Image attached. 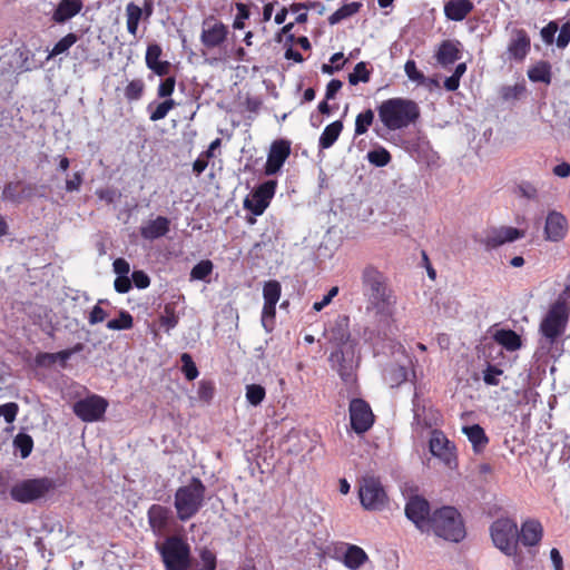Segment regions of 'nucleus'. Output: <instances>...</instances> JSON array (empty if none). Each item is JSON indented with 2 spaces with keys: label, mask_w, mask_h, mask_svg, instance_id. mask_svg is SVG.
Listing matches in <instances>:
<instances>
[{
  "label": "nucleus",
  "mask_w": 570,
  "mask_h": 570,
  "mask_svg": "<svg viewBox=\"0 0 570 570\" xmlns=\"http://www.w3.org/2000/svg\"><path fill=\"white\" fill-rule=\"evenodd\" d=\"M228 36V27L214 16L205 18L202 22L200 42L206 50L220 48Z\"/></svg>",
  "instance_id": "obj_9"
},
{
  "label": "nucleus",
  "mask_w": 570,
  "mask_h": 570,
  "mask_svg": "<svg viewBox=\"0 0 570 570\" xmlns=\"http://www.w3.org/2000/svg\"><path fill=\"white\" fill-rule=\"evenodd\" d=\"M169 229V220L165 217H157L156 219L147 222L141 227V235L147 239H155L164 236Z\"/></svg>",
  "instance_id": "obj_27"
},
{
  "label": "nucleus",
  "mask_w": 570,
  "mask_h": 570,
  "mask_svg": "<svg viewBox=\"0 0 570 570\" xmlns=\"http://www.w3.org/2000/svg\"><path fill=\"white\" fill-rule=\"evenodd\" d=\"M77 40L78 38L75 33H68L53 46L48 59L67 52L77 42Z\"/></svg>",
  "instance_id": "obj_38"
},
{
  "label": "nucleus",
  "mask_w": 570,
  "mask_h": 570,
  "mask_svg": "<svg viewBox=\"0 0 570 570\" xmlns=\"http://www.w3.org/2000/svg\"><path fill=\"white\" fill-rule=\"evenodd\" d=\"M306 9H307V7L305 4H302V3H294V4L291 6L289 10L293 13H296L295 21L297 23H303V22L306 21V19H307Z\"/></svg>",
  "instance_id": "obj_59"
},
{
  "label": "nucleus",
  "mask_w": 570,
  "mask_h": 570,
  "mask_svg": "<svg viewBox=\"0 0 570 570\" xmlns=\"http://www.w3.org/2000/svg\"><path fill=\"white\" fill-rule=\"evenodd\" d=\"M370 80V71L366 68L365 62H358L355 67L353 72L348 76V81L351 85H356L360 81L367 82Z\"/></svg>",
  "instance_id": "obj_43"
},
{
  "label": "nucleus",
  "mask_w": 570,
  "mask_h": 570,
  "mask_svg": "<svg viewBox=\"0 0 570 570\" xmlns=\"http://www.w3.org/2000/svg\"><path fill=\"white\" fill-rule=\"evenodd\" d=\"M358 495L363 508L366 510H381L387 499L381 482L373 476L362 479Z\"/></svg>",
  "instance_id": "obj_10"
},
{
  "label": "nucleus",
  "mask_w": 570,
  "mask_h": 570,
  "mask_svg": "<svg viewBox=\"0 0 570 570\" xmlns=\"http://www.w3.org/2000/svg\"><path fill=\"white\" fill-rule=\"evenodd\" d=\"M462 432L468 436L475 451L481 450L488 443L483 429L478 424L463 426Z\"/></svg>",
  "instance_id": "obj_30"
},
{
  "label": "nucleus",
  "mask_w": 570,
  "mask_h": 570,
  "mask_svg": "<svg viewBox=\"0 0 570 570\" xmlns=\"http://www.w3.org/2000/svg\"><path fill=\"white\" fill-rule=\"evenodd\" d=\"M205 485L198 479H193L188 484L177 489L175 493V509L181 521L193 518L203 507Z\"/></svg>",
  "instance_id": "obj_6"
},
{
  "label": "nucleus",
  "mask_w": 570,
  "mask_h": 570,
  "mask_svg": "<svg viewBox=\"0 0 570 570\" xmlns=\"http://www.w3.org/2000/svg\"><path fill=\"white\" fill-rule=\"evenodd\" d=\"M461 49L458 40H445L439 46L435 58L442 66L451 65L461 58Z\"/></svg>",
  "instance_id": "obj_23"
},
{
  "label": "nucleus",
  "mask_w": 570,
  "mask_h": 570,
  "mask_svg": "<svg viewBox=\"0 0 570 570\" xmlns=\"http://www.w3.org/2000/svg\"><path fill=\"white\" fill-rule=\"evenodd\" d=\"M342 86H343V83L341 80H337V79L331 80L326 87V99H328V100L333 99L335 97V95L340 91Z\"/></svg>",
  "instance_id": "obj_64"
},
{
  "label": "nucleus",
  "mask_w": 570,
  "mask_h": 570,
  "mask_svg": "<svg viewBox=\"0 0 570 570\" xmlns=\"http://www.w3.org/2000/svg\"><path fill=\"white\" fill-rule=\"evenodd\" d=\"M276 314V304L264 303L262 311V325L266 332H271L274 326Z\"/></svg>",
  "instance_id": "obj_44"
},
{
  "label": "nucleus",
  "mask_w": 570,
  "mask_h": 570,
  "mask_svg": "<svg viewBox=\"0 0 570 570\" xmlns=\"http://www.w3.org/2000/svg\"><path fill=\"white\" fill-rule=\"evenodd\" d=\"M404 71L410 80L415 81L417 83H422L424 81V75L417 70L414 60H407L405 62Z\"/></svg>",
  "instance_id": "obj_48"
},
{
  "label": "nucleus",
  "mask_w": 570,
  "mask_h": 570,
  "mask_svg": "<svg viewBox=\"0 0 570 570\" xmlns=\"http://www.w3.org/2000/svg\"><path fill=\"white\" fill-rule=\"evenodd\" d=\"M473 9V4L469 0H452L444 6V13L450 20L461 21Z\"/></svg>",
  "instance_id": "obj_26"
},
{
  "label": "nucleus",
  "mask_w": 570,
  "mask_h": 570,
  "mask_svg": "<svg viewBox=\"0 0 570 570\" xmlns=\"http://www.w3.org/2000/svg\"><path fill=\"white\" fill-rule=\"evenodd\" d=\"M214 265L205 259L196 264L190 272V281H205L213 272Z\"/></svg>",
  "instance_id": "obj_39"
},
{
  "label": "nucleus",
  "mask_w": 570,
  "mask_h": 570,
  "mask_svg": "<svg viewBox=\"0 0 570 570\" xmlns=\"http://www.w3.org/2000/svg\"><path fill=\"white\" fill-rule=\"evenodd\" d=\"M570 42V21H567L562 24L560 28L558 38H557V46L559 48H566Z\"/></svg>",
  "instance_id": "obj_54"
},
{
  "label": "nucleus",
  "mask_w": 570,
  "mask_h": 570,
  "mask_svg": "<svg viewBox=\"0 0 570 570\" xmlns=\"http://www.w3.org/2000/svg\"><path fill=\"white\" fill-rule=\"evenodd\" d=\"M134 284L138 288H146L149 286V277L148 275L142 271H135L131 275Z\"/></svg>",
  "instance_id": "obj_57"
},
{
  "label": "nucleus",
  "mask_w": 570,
  "mask_h": 570,
  "mask_svg": "<svg viewBox=\"0 0 570 570\" xmlns=\"http://www.w3.org/2000/svg\"><path fill=\"white\" fill-rule=\"evenodd\" d=\"M202 564L205 570H215L216 569V558L214 553L209 550H203L200 552Z\"/></svg>",
  "instance_id": "obj_56"
},
{
  "label": "nucleus",
  "mask_w": 570,
  "mask_h": 570,
  "mask_svg": "<svg viewBox=\"0 0 570 570\" xmlns=\"http://www.w3.org/2000/svg\"><path fill=\"white\" fill-rule=\"evenodd\" d=\"M494 340L509 351H515L521 346L520 336L511 330L497 331Z\"/></svg>",
  "instance_id": "obj_31"
},
{
  "label": "nucleus",
  "mask_w": 570,
  "mask_h": 570,
  "mask_svg": "<svg viewBox=\"0 0 570 570\" xmlns=\"http://www.w3.org/2000/svg\"><path fill=\"white\" fill-rule=\"evenodd\" d=\"M350 420L352 429L356 433H363L372 426L374 415L365 401L353 399L350 403Z\"/></svg>",
  "instance_id": "obj_17"
},
{
  "label": "nucleus",
  "mask_w": 570,
  "mask_h": 570,
  "mask_svg": "<svg viewBox=\"0 0 570 570\" xmlns=\"http://www.w3.org/2000/svg\"><path fill=\"white\" fill-rule=\"evenodd\" d=\"M530 49V39L523 30H515L509 43V55L517 59L522 60L525 58Z\"/></svg>",
  "instance_id": "obj_25"
},
{
  "label": "nucleus",
  "mask_w": 570,
  "mask_h": 570,
  "mask_svg": "<svg viewBox=\"0 0 570 570\" xmlns=\"http://www.w3.org/2000/svg\"><path fill=\"white\" fill-rule=\"evenodd\" d=\"M405 514L420 531L430 532V505L424 498L411 497L405 504Z\"/></svg>",
  "instance_id": "obj_14"
},
{
  "label": "nucleus",
  "mask_w": 570,
  "mask_h": 570,
  "mask_svg": "<svg viewBox=\"0 0 570 570\" xmlns=\"http://www.w3.org/2000/svg\"><path fill=\"white\" fill-rule=\"evenodd\" d=\"M82 7L81 0H60L52 13V20L57 23H65L76 17Z\"/></svg>",
  "instance_id": "obj_21"
},
{
  "label": "nucleus",
  "mask_w": 570,
  "mask_h": 570,
  "mask_svg": "<svg viewBox=\"0 0 570 570\" xmlns=\"http://www.w3.org/2000/svg\"><path fill=\"white\" fill-rule=\"evenodd\" d=\"M82 184V176L80 173H75L70 179L66 181L67 191H76L80 188Z\"/></svg>",
  "instance_id": "obj_62"
},
{
  "label": "nucleus",
  "mask_w": 570,
  "mask_h": 570,
  "mask_svg": "<svg viewBox=\"0 0 570 570\" xmlns=\"http://www.w3.org/2000/svg\"><path fill=\"white\" fill-rule=\"evenodd\" d=\"M368 322L377 334H386L394 323L396 298L385 283L383 274L373 266L362 272Z\"/></svg>",
  "instance_id": "obj_1"
},
{
  "label": "nucleus",
  "mask_w": 570,
  "mask_h": 570,
  "mask_svg": "<svg viewBox=\"0 0 570 570\" xmlns=\"http://www.w3.org/2000/svg\"><path fill=\"white\" fill-rule=\"evenodd\" d=\"M160 552L167 570H186L190 566L189 546L180 538H168Z\"/></svg>",
  "instance_id": "obj_8"
},
{
  "label": "nucleus",
  "mask_w": 570,
  "mask_h": 570,
  "mask_svg": "<svg viewBox=\"0 0 570 570\" xmlns=\"http://www.w3.org/2000/svg\"><path fill=\"white\" fill-rule=\"evenodd\" d=\"M245 391L246 400L253 406L259 405L266 395L265 387L259 384H248L246 385Z\"/></svg>",
  "instance_id": "obj_36"
},
{
  "label": "nucleus",
  "mask_w": 570,
  "mask_h": 570,
  "mask_svg": "<svg viewBox=\"0 0 570 570\" xmlns=\"http://www.w3.org/2000/svg\"><path fill=\"white\" fill-rule=\"evenodd\" d=\"M559 30V27L557 24V22L554 21H551L549 22L542 30H541V37H542V40L548 43V45H551L554 40V36L557 33V31Z\"/></svg>",
  "instance_id": "obj_53"
},
{
  "label": "nucleus",
  "mask_w": 570,
  "mask_h": 570,
  "mask_svg": "<svg viewBox=\"0 0 570 570\" xmlns=\"http://www.w3.org/2000/svg\"><path fill=\"white\" fill-rule=\"evenodd\" d=\"M543 535L542 524L534 519L524 521L519 530V538L523 546L533 547L539 544Z\"/></svg>",
  "instance_id": "obj_20"
},
{
  "label": "nucleus",
  "mask_w": 570,
  "mask_h": 570,
  "mask_svg": "<svg viewBox=\"0 0 570 570\" xmlns=\"http://www.w3.org/2000/svg\"><path fill=\"white\" fill-rule=\"evenodd\" d=\"M569 232L568 218L556 209L549 210L544 218L543 237L547 242H562Z\"/></svg>",
  "instance_id": "obj_15"
},
{
  "label": "nucleus",
  "mask_w": 570,
  "mask_h": 570,
  "mask_svg": "<svg viewBox=\"0 0 570 570\" xmlns=\"http://www.w3.org/2000/svg\"><path fill=\"white\" fill-rule=\"evenodd\" d=\"M281 284L277 281H268L263 287L264 303L277 304L281 297Z\"/></svg>",
  "instance_id": "obj_37"
},
{
  "label": "nucleus",
  "mask_w": 570,
  "mask_h": 570,
  "mask_svg": "<svg viewBox=\"0 0 570 570\" xmlns=\"http://www.w3.org/2000/svg\"><path fill=\"white\" fill-rule=\"evenodd\" d=\"M50 488L47 479L23 480L11 488L10 495L18 502L28 503L43 497Z\"/></svg>",
  "instance_id": "obj_11"
},
{
  "label": "nucleus",
  "mask_w": 570,
  "mask_h": 570,
  "mask_svg": "<svg viewBox=\"0 0 570 570\" xmlns=\"http://www.w3.org/2000/svg\"><path fill=\"white\" fill-rule=\"evenodd\" d=\"M367 160L372 165L383 167L391 161V155L385 148L379 147L367 153Z\"/></svg>",
  "instance_id": "obj_40"
},
{
  "label": "nucleus",
  "mask_w": 570,
  "mask_h": 570,
  "mask_svg": "<svg viewBox=\"0 0 570 570\" xmlns=\"http://www.w3.org/2000/svg\"><path fill=\"white\" fill-rule=\"evenodd\" d=\"M160 56H161V48L158 45H156V43L149 45L148 48H147V51H146V65H147V67L151 68L157 62L161 61L160 60Z\"/></svg>",
  "instance_id": "obj_49"
},
{
  "label": "nucleus",
  "mask_w": 570,
  "mask_h": 570,
  "mask_svg": "<svg viewBox=\"0 0 570 570\" xmlns=\"http://www.w3.org/2000/svg\"><path fill=\"white\" fill-rule=\"evenodd\" d=\"M126 16H127V30L130 35L136 36L138 30V24L142 16V10L137 4L130 2L126 7Z\"/></svg>",
  "instance_id": "obj_33"
},
{
  "label": "nucleus",
  "mask_w": 570,
  "mask_h": 570,
  "mask_svg": "<svg viewBox=\"0 0 570 570\" xmlns=\"http://www.w3.org/2000/svg\"><path fill=\"white\" fill-rule=\"evenodd\" d=\"M430 532L451 542H459L465 537L463 520L452 507H443L433 512L430 521Z\"/></svg>",
  "instance_id": "obj_5"
},
{
  "label": "nucleus",
  "mask_w": 570,
  "mask_h": 570,
  "mask_svg": "<svg viewBox=\"0 0 570 570\" xmlns=\"http://www.w3.org/2000/svg\"><path fill=\"white\" fill-rule=\"evenodd\" d=\"M2 199L10 202L18 200V184L9 183L6 185L2 191Z\"/></svg>",
  "instance_id": "obj_58"
},
{
  "label": "nucleus",
  "mask_w": 570,
  "mask_h": 570,
  "mask_svg": "<svg viewBox=\"0 0 570 570\" xmlns=\"http://www.w3.org/2000/svg\"><path fill=\"white\" fill-rule=\"evenodd\" d=\"M169 511L167 508L154 504L148 510L149 524L155 532H160L167 524Z\"/></svg>",
  "instance_id": "obj_28"
},
{
  "label": "nucleus",
  "mask_w": 570,
  "mask_h": 570,
  "mask_svg": "<svg viewBox=\"0 0 570 570\" xmlns=\"http://www.w3.org/2000/svg\"><path fill=\"white\" fill-rule=\"evenodd\" d=\"M570 314V294L563 293L551 305L540 322L539 331L544 340L552 344L566 330Z\"/></svg>",
  "instance_id": "obj_4"
},
{
  "label": "nucleus",
  "mask_w": 570,
  "mask_h": 570,
  "mask_svg": "<svg viewBox=\"0 0 570 570\" xmlns=\"http://www.w3.org/2000/svg\"><path fill=\"white\" fill-rule=\"evenodd\" d=\"M373 120L374 112L371 109L358 114L355 120V135L365 134L368 127L372 125Z\"/></svg>",
  "instance_id": "obj_41"
},
{
  "label": "nucleus",
  "mask_w": 570,
  "mask_h": 570,
  "mask_svg": "<svg viewBox=\"0 0 570 570\" xmlns=\"http://www.w3.org/2000/svg\"><path fill=\"white\" fill-rule=\"evenodd\" d=\"M175 89V78L169 77L160 82L157 94L160 98H168L173 95Z\"/></svg>",
  "instance_id": "obj_52"
},
{
  "label": "nucleus",
  "mask_w": 570,
  "mask_h": 570,
  "mask_svg": "<svg viewBox=\"0 0 570 570\" xmlns=\"http://www.w3.org/2000/svg\"><path fill=\"white\" fill-rule=\"evenodd\" d=\"M361 6L362 4L360 2H351V3L344 4L343 7H341L340 9H337L334 13H332L330 16V18H328L330 23L336 24L340 21H342L343 19H346L347 17L353 16L354 13H356L360 10Z\"/></svg>",
  "instance_id": "obj_35"
},
{
  "label": "nucleus",
  "mask_w": 570,
  "mask_h": 570,
  "mask_svg": "<svg viewBox=\"0 0 570 570\" xmlns=\"http://www.w3.org/2000/svg\"><path fill=\"white\" fill-rule=\"evenodd\" d=\"M132 327V316L128 312H121L119 318L110 320L107 328L112 331L129 330Z\"/></svg>",
  "instance_id": "obj_42"
},
{
  "label": "nucleus",
  "mask_w": 570,
  "mask_h": 570,
  "mask_svg": "<svg viewBox=\"0 0 570 570\" xmlns=\"http://www.w3.org/2000/svg\"><path fill=\"white\" fill-rule=\"evenodd\" d=\"M115 289L118 293H127L131 288V282L128 276H118L115 279Z\"/></svg>",
  "instance_id": "obj_61"
},
{
  "label": "nucleus",
  "mask_w": 570,
  "mask_h": 570,
  "mask_svg": "<svg viewBox=\"0 0 570 570\" xmlns=\"http://www.w3.org/2000/svg\"><path fill=\"white\" fill-rule=\"evenodd\" d=\"M368 561L367 553L358 546L346 544L342 562L350 570H358Z\"/></svg>",
  "instance_id": "obj_24"
},
{
  "label": "nucleus",
  "mask_w": 570,
  "mask_h": 570,
  "mask_svg": "<svg viewBox=\"0 0 570 570\" xmlns=\"http://www.w3.org/2000/svg\"><path fill=\"white\" fill-rule=\"evenodd\" d=\"M328 333L330 340L341 346L337 351L331 354V365L335 371H337L344 382H352L355 361L353 345H348L351 341L348 318L346 316L337 317Z\"/></svg>",
  "instance_id": "obj_2"
},
{
  "label": "nucleus",
  "mask_w": 570,
  "mask_h": 570,
  "mask_svg": "<svg viewBox=\"0 0 570 570\" xmlns=\"http://www.w3.org/2000/svg\"><path fill=\"white\" fill-rule=\"evenodd\" d=\"M112 267H114V272L118 276H127L130 271L129 263L124 258H117L114 262Z\"/></svg>",
  "instance_id": "obj_60"
},
{
  "label": "nucleus",
  "mask_w": 570,
  "mask_h": 570,
  "mask_svg": "<svg viewBox=\"0 0 570 570\" xmlns=\"http://www.w3.org/2000/svg\"><path fill=\"white\" fill-rule=\"evenodd\" d=\"M276 185L275 180H268L258 186L246 197L244 202L245 208L254 215H262L275 194Z\"/></svg>",
  "instance_id": "obj_16"
},
{
  "label": "nucleus",
  "mask_w": 570,
  "mask_h": 570,
  "mask_svg": "<svg viewBox=\"0 0 570 570\" xmlns=\"http://www.w3.org/2000/svg\"><path fill=\"white\" fill-rule=\"evenodd\" d=\"M528 77L533 82H551V66L547 61H539L528 70Z\"/></svg>",
  "instance_id": "obj_29"
},
{
  "label": "nucleus",
  "mask_w": 570,
  "mask_h": 570,
  "mask_svg": "<svg viewBox=\"0 0 570 570\" xmlns=\"http://www.w3.org/2000/svg\"><path fill=\"white\" fill-rule=\"evenodd\" d=\"M178 323V317L175 315L173 311H169L166 307V315L161 317V324L166 326L168 330L174 328Z\"/></svg>",
  "instance_id": "obj_63"
},
{
  "label": "nucleus",
  "mask_w": 570,
  "mask_h": 570,
  "mask_svg": "<svg viewBox=\"0 0 570 570\" xmlns=\"http://www.w3.org/2000/svg\"><path fill=\"white\" fill-rule=\"evenodd\" d=\"M493 546L508 557H515L519 544V528L510 518L497 519L490 527Z\"/></svg>",
  "instance_id": "obj_7"
},
{
  "label": "nucleus",
  "mask_w": 570,
  "mask_h": 570,
  "mask_svg": "<svg viewBox=\"0 0 570 570\" xmlns=\"http://www.w3.org/2000/svg\"><path fill=\"white\" fill-rule=\"evenodd\" d=\"M108 406V402L99 395H90L73 404L75 414L85 422L99 421Z\"/></svg>",
  "instance_id": "obj_13"
},
{
  "label": "nucleus",
  "mask_w": 570,
  "mask_h": 570,
  "mask_svg": "<svg viewBox=\"0 0 570 570\" xmlns=\"http://www.w3.org/2000/svg\"><path fill=\"white\" fill-rule=\"evenodd\" d=\"M289 153L291 146L287 141H274L268 153L267 161L265 165V174L269 176L276 174L288 158Z\"/></svg>",
  "instance_id": "obj_19"
},
{
  "label": "nucleus",
  "mask_w": 570,
  "mask_h": 570,
  "mask_svg": "<svg viewBox=\"0 0 570 570\" xmlns=\"http://www.w3.org/2000/svg\"><path fill=\"white\" fill-rule=\"evenodd\" d=\"M377 111L381 121L390 130L407 127L420 114L415 102L402 98L383 101Z\"/></svg>",
  "instance_id": "obj_3"
},
{
  "label": "nucleus",
  "mask_w": 570,
  "mask_h": 570,
  "mask_svg": "<svg viewBox=\"0 0 570 570\" xmlns=\"http://www.w3.org/2000/svg\"><path fill=\"white\" fill-rule=\"evenodd\" d=\"M524 237V232L511 226L491 228L487 232L484 244L489 248H495L505 243H512Z\"/></svg>",
  "instance_id": "obj_18"
},
{
  "label": "nucleus",
  "mask_w": 570,
  "mask_h": 570,
  "mask_svg": "<svg viewBox=\"0 0 570 570\" xmlns=\"http://www.w3.org/2000/svg\"><path fill=\"white\" fill-rule=\"evenodd\" d=\"M81 350L82 345L77 344L73 348L60 351L57 353H40L36 357V363L41 367H50L56 363H59L61 366H66L71 355L80 352Z\"/></svg>",
  "instance_id": "obj_22"
},
{
  "label": "nucleus",
  "mask_w": 570,
  "mask_h": 570,
  "mask_svg": "<svg viewBox=\"0 0 570 570\" xmlns=\"http://www.w3.org/2000/svg\"><path fill=\"white\" fill-rule=\"evenodd\" d=\"M343 125L341 121H334L325 127L320 137V147L323 149L330 148L338 138Z\"/></svg>",
  "instance_id": "obj_32"
},
{
  "label": "nucleus",
  "mask_w": 570,
  "mask_h": 570,
  "mask_svg": "<svg viewBox=\"0 0 570 570\" xmlns=\"http://www.w3.org/2000/svg\"><path fill=\"white\" fill-rule=\"evenodd\" d=\"M430 452L446 468L453 470L458 465L454 444L441 431H433L429 442Z\"/></svg>",
  "instance_id": "obj_12"
},
{
  "label": "nucleus",
  "mask_w": 570,
  "mask_h": 570,
  "mask_svg": "<svg viewBox=\"0 0 570 570\" xmlns=\"http://www.w3.org/2000/svg\"><path fill=\"white\" fill-rule=\"evenodd\" d=\"M17 413L18 405L13 402L0 405V416L8 423H12L16 420Z\"/></svg>",
  "instance_id": "obj_50"
},
{
  "label": "nucleus",
  "mask_w": 570,
  "mask_h": 570,
  "mask_svg": "<svg viewBox=\"0 0 570 570\" xmlns=\"http://www.w3.org/2000/svg\"><path fill=\"white\" fill-rule=\"evenodd\" d=\"M144 92V82L139 79L131 80L126 89H125V96L129 100H138Z\"/></svg>",
  "instance_id": "obj_46"
},
{
  "label": "nucleus",
  "mask_w": 570,
  "mask_h": 570,
  "mask_svg": "<svg viewBox=\"0 0 570 570\" xmlns=\"http://www.w3.org/2000/svg\"><path fill=\"white\" fill-rule=\"evenodd\" d=\"M101 302L102 301H99V303L97 305H95L89 313L88 322L91 325L104 322L106 320V317L108 316L107 312L104 308H101V306L99 305Z\"/></svg>",
  "instance_id": "obj_51"
},
{
  "label": "nucleus",
  "mask_w": 570,
  "mask_h": 570,
  "mask_svg": "<svg viewBox=\"0 0 570 570\" xmlns=\"http://www.w3.org/2000/svg\"><path fill=\"white\" fill-rule=\"evenodd\" d=\"M14 444L19 448L22 458H27L32 450V439L27 434H19Z\"/></svg>",
  "instance_id": "obj_47"
},
{
  "label": "nucleus",
  "mask_w": 570,
  "mask_h": 570,
  "mask_svg": "<svg viewBox=\"0 0 570 570\" xmlns=\"http://www.w3.org/2000/svg\"><path fill=\"white\" fill-rule=\"evenodd\" d=\"M175 106V101L170 98L157 105L150 104L148 106V110L150 111V120L158 121L164 119Z\"/></svg>",
  "instance_id": "obj_34"
},
{
  "label": "nucleus",
  "mask_w": 570,
  "mask_h": 570,
  "mask_svg": "<svg viewBox=\"0 0 570 570\" xmlns=\"http://www.w3.org/2000/svg\"><path fill=\"white\" fill-rule=\"evenodd\" d=\"M183 363V372L187 380L193 381L198 376V370L191 358V356L187 353H184L180 357Z\"/></svg>",
  "instance_id": "obj_45"
},
{
  "label": "nucleus",
  "mask_w": 570,
  "mask_h": 570,
  "mask_svg": "<svg viewBox=\"0 0 570 570\" xmlns=\"http://www.w3.org/2000/svg\"><path fill=\"white\" fill-rule=\"evenodd\" d=\"M502 375V371L494 367L489 366L483 374V380L489 385H498L499 384V377Z\"/></svg>",
  "instance_id": "obj_55"
}]
</instances>
